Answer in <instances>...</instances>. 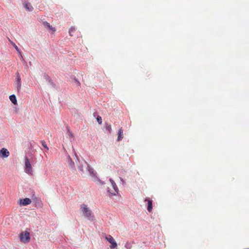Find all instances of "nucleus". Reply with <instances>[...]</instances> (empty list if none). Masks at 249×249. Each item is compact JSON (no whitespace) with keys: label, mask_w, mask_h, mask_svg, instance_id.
<instances>
[{"label":"nucleus","mask_w":249,"mask_h":249,"mask_svg":"<svg viewBox=\"0 0 249 249\" xmlns=\"http://www.w3.org/2000/svg\"><path fill=\"white\" fill-rule=\"evenodd\" d=\"M9 156V152L8 150L5 148H2L0 150V157L2 158H7Z\"/></svg>","instance_id":"obj_10"},{"label":"nucleus","mask_w":249,"mask_h":249,"mask_svg":"<svg viewBox=\"0 0 249 249\" xmlns=\"http://www.w3.org/2000/svg\"><path fill=\"white\" fill-rule=\"evenodd\" d=\"M12 44L13 45V46L15 48V49L16 50V52H17L18 53V54H19V55L20 56V59L22 60H24V59H23V56L22 55V53H21V51L19 49V48L18 47V46L16 45L15 43L12 42Z\"/></svg>","instance_id":"obj_12"},{"label":"nucleus","mask_w":249,"mask_h":249,"mask_svg":"<svg viewBox=\"0 0 249 249\" xmlns=\"http://www.w3.org/2000/svg\"><path fill=\"white\" fill-rule=\"evenodd\" d=\"M109 180L113 190H112L108 187L107 189V193L109 196H116L119 193L118 187L115 181L112 178H109Z\"/></svg>","instance_id":"obj_3"},{"label":"nucleus","mask_w":249,"mask_h":249,"mask_svg":"<svg viewBox=\"0 0 249 249\" xmlns=\"http://www.w3.org/2000/svg\"><path fill=\"white\" fill-rule=\"evenodd\" d=\"M67 162L69 165V167L72 170L75 169L74 162L72 160L70 155H67Z\"/></svg>","instance_id":"obj_7"},{"label":"nucleus","mask_w":249,"mask_h":249,"mask_svg":"<svg viewBox=\"0 0 249 249\" xmlns=\"http://www.w3.org/2000/svg\"><path fill=\"white\" fill-rule=\"evenodd\" d=\"M34 162V157L32 156H25L24 157V172L29 175H33V169L32 167V163Z\"/></svg>","instance_id":"obj_2"},{"label":"nucleus","mask_w":249,"mask_h":249,"mask_svg":"<svg viewBox=\"0 0 249 249\" xmlns=\"http://www.w3.org/2000/svg\"><path fill=\"white\" fill-rule=\"evenodd\" d=\"M20 240L24 243H27L30 240V235L28 231H22L20 234Z\"/></svg>","instance_id":"obj_4"},{"label":"nucleus","mask_w":249,"mask_h":249,"mask_svg":"<svg viewBox=\"0 0 249 249\" xmlns=\"http://www.w3.org/2000/svg\"><path fill=\"white\" fill-rule=\"evenodd\" d=\"M121 181L122 182L123 184H124L125 183V181L124 180V179L122 178H120Z\"/></svg>","instance_id":"obj_24"},{"label":"nucleus","mask_w":249,"mask_h":249,"mask_svg":"<svg viewBox=\"0 0 249 249\" xmlns=\"http://www.w3.org/2000/svg\"><path fill=\"white\" fill-rule=\"evenodd\" d=\"M79 211L82 215L90 221L95 220V215L87 204L83 203L79 206Z\"/></svg>","instance_id":"obj_1"},{"label":"nucleus","mask_w":249,"mask_h":249,"mask_svg":"<svg viewBox=\"0 0 249 249\" xmlns=\"http://www.w3.org/2000/svg\"><path fill=\"white\" fill-rule=\"evenodd\" d=\"M43 25L45 27L48 28V29L53 31V32H55V30L54 28H53L50 23H48L47 22H44Z\"/></svg>","instance_id":"obj_14"},{"label":"nucleus","mask_w":249,"mask_h":249,"mask_svg":"<svg viewBox=\"0 0 249 249\" xmlns=\"http://www.w3.org/2000/svg\"><path fill=\"white\" fill-rule=\"evenodd\" d=\"M145 201H147V209L148 210V212H150L152 210V201L151 199H150L149 198H146L145 200Z\"/></svg>","instance_id":"obj_11"},{"label":"nucleus","mask_w":249,"mask_h":249,"mask_svg":"<svg viewBox=\"0 0 249 249\" xmlns=\"http://www.w3.org/2000/svg\"><path fill=\"white\" fill-rule=\"evenodd\" d=\"M96 179L99 181V183H100L101 184H102H102H105V183H104V181H102V180H101L100 179H99L98 178H96Z\"/></svg>","instance_id":"obj_25"},{"label":"nucleus","mask_w":249,"mask_h":249,"mask_svg":"<svg viewBox=\"0 0 249 249\" xmlns=\"http://www.w3.org/2000/svg\"><path fill=\"white\" fill-rule=\"evenodd\" d=\"M97 121L99 124H101L102 123L101 117L98 116L97 117Z\"/></svg>","instance_id":"obj_21"},{"label":"nucleus","mask_w":249,"mask_h":249,"mask_svg":"<svg viewBox=\"0 0 249 249\" xmlns=\"http://www.w3.org/2000/svg\"><path fill=\"white\" fill-rule=\"evenodd\" d=\"M31 200L30 198H23V199H20L19 200L18 204L20 206H26L27 205L31 204Z\"/></svg>","instance_id":"obj_9"},{"label":"nucleus","mask_w":249,"mask_h":249,"mask_svg":"<svg viewBox=\"0 0 249 249\" xmlns=\"http://www.w3.org/2000/svg\"><path fill=\"white\" fill-rule=\"evenodd\" d=\"M106 130L108 131L109 133H110L112 130L111 126L110 124H106Z\"/></svg>","instance_id":"obj_18"},{"label":"nucleus","mask_w":249,"mask_h":249,"mask_svg":"<svg viewBox=\"0 0 249 249\" xmlns=\"http://www.w3.org/2000/svg\"><path fill=\"white\" fill-rule=\"evenodd\" d=\"M15 84L17 90L19 91L21 87V82L20 74L18 72L16 73V81Z\"/></svg>","instance_id":"obj_8"},{"label":"nucleus","mask_w":249,"mask_h":249,"mask_svg":"<svg viewBox=\"0 0 249 249\" xmlns=\"http://www.w3.org/2000/svg\"><path fill=\"white\" fill-rule=\"evenodd\" d=\"M75 30V29L74 27H71L70 29L69 30V34L71 36H72V33L74 32Z\"/></svg>","instance_id":"obj_20"},{"label":"nucleus","mask_w":249,"mask_h":249,"mask_svg":"<svg viewBox=\"0 0 249 249\" xmlns=\"http://www.w3.org/2000/svg\"><path fill=\"white\" fill-rule=\"evenodd\" d=\"M84 162L87 164L86 171H88L89 175L94 178H97L96 172L94 170L86 161H85Z\"/></svg>","instance_id":"obj_6"},{"label":"nucleus","mask_w":249,"mask_h":249,"mask_svg":"<svg viewBox=\"0 0 249 249\" xmlns=\"http://www.w3.org/2000/svg\"><path fill=\"white\" fill-rule=\"evenodd\" d=\"M74 157L76 163L77 164V162H79V159L76 153L74 152Z\"/></svg>","instance_id":"obj_22"},{"label":"nucleus","mask_w":249,"mask_h":249,"mask_svg":"<svg viewBox=\"0 0 249 249\" xmlns=\"http://www.w3.org/2000/svg\"><path fill=\"white\" fill-rule=\"evenodd\" d=\"M78 169L80 172H81V174L82 175L85 173V171L83 168V165L82 164H78L77 165Z\"/></svg>","instance_id":"obj_17"},{"label":"nucleus","mask_w":249,"mask_h":249,"mask_svg":"<svg viewBox=\"0 0 249 249\" xmlns=\"http://www.w3.org/2000/svg\"><path fill=\"white\" fill-rule=\"evenodd\" d=\"M9 99L11 102L15 105H17L16 97L15 95H12L9 96Z\"/></svg>","instance_id":"obj_15"},{"label":"nucleus","mask_w":249,"mask_h":249,"mask_svg":"<svg viewBox=\"0 0 249 249\" xmlns=\"http://www.w3.org/2000/svg\"><path fill=\"white\" fill-rule=\"evenodd\" d=\"M24 6L26 10L29 11H32L33 10V7L32 5L29 3H25L24 4Z\"/></svg>","instance_id":"obj_16"},{"label":"nucleus","mask_w":249,"mask_h":249,"mask_svg":"<svg viewBox=\"0 0 249 249\" xmlns=\"http://www.w3.org/2000/svg\"><path fill=\"white\" fill-rule=\"evenodd\" d=\"M123 138V130L122 128H120L118 132V140H121Z\"/></svg>","instance_id":"obj_13"},{"label":"nucleus","mask_w":249,"mask_h":249,"mask_svg":"<svg viewBox=\"0 0 249 249\" xmlns=\"http://www.w3.org/2000/svg\"><path fill=\"white\" fill-rule=\"evenodd\" d=\"M125 247L127 249H130V248H131L130 244L128 243H126L125 245Z\"/></svg>","instance_id":"obj_23"},{"label":"nucleus","mask_w":249,"mask_h":249,"mask_svg":"<svg viewBox=\"0 0 249 249\" xmlns=\"http://www.w3.org/2000/svg\"><path fill=\"white\" fill-rule=\"evenodd\" d=\"M105 238L109 243H110L111 245L110 246V248L111 249H114L117 248V243L112 236L110 235H107L106 236Z\"/></svg>","instance_id":"obj_5"},{"label":"nucleus","mask_w":249,"mask_h":249,"mask_svg":"<svg viewBox=\"0 0 249 249\" xmlns=\"http://www.w3.org/2000/svg\"><path fill=\"white\" fill-rule=\"evenodd\" d=\"M42 146L46 149L47 151L49 150V148L47 146V145L45 142V141H41Z\"/></svg>","instance_id":"obj_19"}]
</instances>
